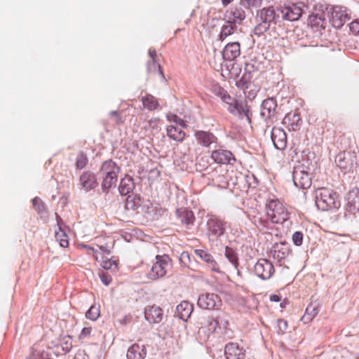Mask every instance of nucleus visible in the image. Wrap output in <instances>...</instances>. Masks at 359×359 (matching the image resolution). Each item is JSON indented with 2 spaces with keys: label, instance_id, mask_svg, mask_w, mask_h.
I'll list each match as a JSON object with an SVG mask.
<instances>
[{
  "label": "nucleus",
  "instance_id": "22",
  "mask_svg": "<svg viewBox=\"0 0 359 359\" xmlns=\"http://www.w3.org/2000/svg\"><path fill=\"white\" fill-rule=\"evenodd\" d=\"M194 253L196 256L203 260L212 271L216 272L219 271V267L217 262L213 258L212 255L208 252V250L197 249L194 250Z\"/></svg>",
  "mask_w": 359,
  "mask_h": 359
},
{
  "label": "nucleus",
  "instance_id": "35",
  "mask_svg": "<svg viewBox=\"0 0 359 359\" xmlns=\"http://www.w3.org/2000/svg\"><path fill=\"white\" fill-rule=\"evenodd\" d=\"M348 204L353 210L359 212V189H353L348 193Z\"/></svg>",
  "mask_w": 359,
  "mask_h": 359
},
{
  "label": "nucleus",
  "instance_id": "46",
  "mask_svg": "<svg viewBox=\"0 0 359 359\" xmlns=\"http://www.w3.org/2000/svg\"><path fill=\"white\" fill-rule=\"evenodd\" d=\"M102 266L103 269L106 270H110L113 269H117L118 267V259H109L107 260H104L102 263Z\"/></svg>",
  "mask_w": 359,
  "mask_h": 359
},
{
  "label": "nucleus",
  "instance_id": "30",
  "mask_svg": "<svg viewBox=\"0 0 359 359\" xmlns=\"http://www.w3.org/2000/svg\"><path fill=\"white\" fill-rule=\"evenodd\" d=\"M142 104L144 108L149 111L155 110L159 106L157 98L151 94H147L141 99Z\"/></svg>",
  "mask_w": 359,
  "mask_h": 359
},
{
  "label": "nucleus",
  "instance_id": "4",
  "mask_svg": "<svg viewBox=\"0 0 359 359\" xmlns=\"http://www.w3.org/2000/svg\"><path fill=\"white\" fill-rule=\"evenodd\" d=\"M156 259V262L153 264L148 273L149 277L153 280L163 277L166 274L167 269L169 266V259L166 255H157Z\"/></svg>",
  "mask_w": 359,
  "mask_h": 359
},
{
  "label": "nucleus",
  "instance_id": "28",
  "mask_svg": "<svg viewBox=\"0 0 359 359\" xmlns=\"http://www.w3.org/2000/svg\"><path fill=\"white\" fill-rule=\"evenodd\" d=\"M134 187L133 180L131 177L126 175L121 180L118 190L121 195L126 196L133 190Z\"/></svg>",
  "mask_w": 359,
  "mask_h": 359
},
{
  "label": "nucleus",
  "instance_id": "36",
  "mask_svg": "<svg viewBox=\"0 0 359 359\" xmlns=\"http://www.w3.org/2000/svg\"><path fill=\"white\" fill-rule=\"evenodd\" d=\"M141 205V198L138 195H129L126 201L127 210H135Z\"/></svg>",
  "mask_w": 359,
  "mask_h": 359
},
{
  "label": "nucleus",
  "instance_id": "52",
  "mask_svg": "<svg viewBox=\"0 0 359 359\" xmlns=\"http://www.w3.org/2000/svg\"><path fill=\"white\" fill-rule=\"evenodd\" d=\"M92 328L90 327H83L79 335L80 339L86 338L91 334Z\"/></svg>",
  "mask_w": 359,
  "mask_h": 359
},
{
  "label": "nucleus",
  "instance_id": "42",
  "mask_svg": "<svg viewBox=\"0 0 359 359\" xmlns=\"http://www.w3.org/2000/svg\"><path fill=\"white\" fill-rule=\"evenodd\" d=\"M100 309L95 306H91L90 308L86 313V316L87 318L91 320H95L100 316Z\"/></svg>",
  "mask_w": 359,
  "mask_h": 359
},
{
  "label": "nucleus",
  "instance_id": "50",
  "mask_svg": "<svg viewBox=\"0 0 359 359\" xmlns=\"http://www.w3.org/2000/svg\"><path fill=\"white\" fill-rule=\"evenodd\" d=\"M63 342H62V348L63 350H66L67 351H69L72 346V338L69 336L65 337L63 338Z\"/></svg>",
  "mask_w": 359,
  "mask_h": 359
},
{
  "label": "nucleus",
  "instance_id": "7",
  "mask_svg": "<svg viewBox=\"0 0 359 359\" xmlns=\"http://www.w3.org/2000/svg\"><path fill=\"white\" fill-rule=\"evenodd\" d=\"M274 271L273 265L266 259H259L254 266L255 274L263 280L269 279Z\"/></svg>",
  "mask_w": 359,
  "mask_h": 359
},
{
  "label": "nucleus",
  "instance_id": "61",
  "mask_svg": "<svg viewBox=\"0 0 359 359\" xmlns=\"http://www.w3.org/2000/svg\"><path fill=\"white\" fill-rule=\"evenodd\" d=\"M233 0H222V4L224 6H226L231 2H233Z\"/></svg>",
  "mask_w": 359,
  "mask_h": 359
},
{
  "label": "nucleus",
  "instance_id": "13",
  "mask_svg": "<svg viewBox=\"0 0 359 359\" xmlns=\"http://www.w3.org/2000/svg\"><path fill=\"white\" fill-rule=\"evenodd\" d=\"M46 349L48 348L43 342H36L31 347L27 359H50Z\"/></svg>",
  "mask_w": 359,
  "mask_h": 359
},
{
  "label": "nucleus",
  "instance_id": "56",
  "mask_svg": "<svg viewBox=\"0 0 359 359\" xmlns=\"http://www.w3.org/2000/svg\"><path fill=\"white\" fill-rule=\"evenodd\" d=\"M314 20H316L317 21V25H318L320 24V22H322V20L320 18H318V16L316 15H313V16H310L309 17V23L311 24V26H314L316 25L315 24H313L312 22L314 21Z\"/></svg>",
  "mask_w": 359,
  "mask_h": 359
},
{
  "label": "nucleus",
  "instance_id": "32",
  "mask_svg": "<svg viewBox=\"0 0 359 359\" xmlns=\"http://www.w3.org/2000/svg\"><path fill=\"white\" fill-rule=\"evenodd\" d=\"M319 312L318 306L310 304L306 307L304 315L302 318V321L306 324L312 321V320L318 315Z\"/></svg>",
  "mask_w": 359,
  "mask_h": 359
},
{
  "label": "nucleus",
  "instance_id": "40",
  "mask_svg": "<svg viewBox=\"0 0 359 359\" xmlns=\"http://www.w3.org/2000/svg\"><path fill=\"white\" fill-rule=\"evenodd\" d=\"M232 18H229L233 23L240 22L245 18V11L241 8H236L231 11Z\"/></svg>",
  "mask_w": 359,
  "mask_h": 359
},
{
  "label": "nucleus",
  "instance_id": "58",
  "mask_svg": "<svg viewBox=\"0 0 359 359\" xmlns=\"http://www.w3.org/2000/svg\"><path fill=\"white\" fill-rule=\"evenodd\" d=\"M149 55L151 58L150 60H157V54L154 49H149Z\"/></svg>",
  "mask_w": 359,
  "mask_h": 359
},
{
  "label": "nucleus",
  "instance_id": "12",
  "mask_svg": "<svg viewBox=\"0 0 359 359\" xmlns=\"http://www.w3.org/2000/svg\"><path fill=\"white\" fill-rule=\"evenodd\" d=\"M79 184L86 191L94 189L98 185L96 175L89 170L83 172L79 177Z\"/></svg>",
  "mask_w": 359,
  "mask_h": 359
},
{
  "label": "nucleus",
  "instance_id": "38",
  "mask_svg": "<svg viewBox=\"0 0 359 359\" xmlns=\"http://www.w3.org/2000/svg\"><path fill=\"white\" fill-rule=\"evenodd\" d=\"M147 72L149 73L156 72L163 79L165 78L162 67L160 65L157 60H150L147 62Z\"/></svg>",
  "mask_w": 359,
  "mask_h": 359
},
{
  "label": "nucleus",
  "instance_id": "15",
  "mask_svg": "<svg viewBox=\"0 0 359 359\" xmlns=\"http://www.w3.org/2000/svg\"><path fill=\"white\" fill-rule=\"evenodd\" d=\"M271 139L275 147L283 150L287 146V135L285 132L280 128H273L271 132Z\"/></svg>",
  "mask_w": 359,
  "mask_h": 359
},
{
  "label": "nucleus",
  "instance_id": "17",
  "mask_svg": "<svg viewBox=\"0 0 359 359\" xmlns=\"http://www.w3.org/2000/svg\"><path fill=\"white\" fill-rule=\"evenodd\" d=\"M346 20V14L340 6H334L330 12V21L336 28H340Z\"/></svg>",
  "mask_w": 359,
  "mask_h": 359
},
{
  "label": "nucleus",
  "instance_id": "29",
  "mask_svg": "<svg viewBox=\"0 0 359 359\" xmlns=\"http://www.w3.org/2000/svg\"><path fill=\"white\" fill-rule=\"evenodd\" d=\"M226 172V170L222 168L221 165L217 166L213 171L212 175V180L222 184L221 186L225 187L228 184V181L223 172Z\"/></svg>",
  "mask_w": 359,
  "mask_h": 359
},
{
  "label": "nucleus",
  "instance_id": "54",
  "mask_svg": "<svg viewBox=\"0 0 359 359\" xmlns=\"http://www.w3.org/2000/svg\"><path fill=\"white\" fill-rule=\"evenodd\" d=\"M110 115L115 117V122L117 124H121L123 123L122 117L117 111H111Z\"/></svg>",
  "mask_w": 359,
  "mask_h": 359
},
{
  "label": "nucleus",
  "instance_id": "34",
  "mask_svg": "<svg viewBox=\"0 0 359 359\" xmlns=\"http://www.w3.org/2000/svg\"><path fill=\"white\" fill-rule=\"evenodd\" d=\"M55 236L56 240L59 242L60 245L62 248H67L69 246V238L66 232L62 229L61 226L57 223V229L55 231Z\"/></svg>",
  "mask_w": 359,
  "mask_h": 359
},
{
  "label": "nucleus",
  "instance_id": "43",
  "mask_svg": "<svg viewBox=\"0 0 359 359\" xmlns=\"http://www.w3.org/2000/svg\"><path fill=\"white\" fill-rule=\"evenodd\" d=\"M166 118H167L168 121H169L170 122H172V123L180 126V127L187 128V126L185 121L183 119L179 118L175 114H168L166 115Z\"/></svg>",
  "mask_w": 359,
  "mask_h": 359
},
{
  "label": "nucleus",
  "instance_id": "39",
  "mask_svg": "<svg viewBox=\"0 0 359 359\" xmlns=\"http://www.w3.org/2000/svg\"><path fill=\"white\" fill-rule=\"evenodd\" d=\"M234 29L235 26L231 23L223 25L219 34V39L224 41L227 36L233 33Z\"/></svg>",
  "mask_w": 359,
  "mask_h": 359
},
{
  "label": "nucleus",
  "instance_id": "31",
  "mask_svg": "<svg viewBox=\"0 0 359 359\" xmlns=\"http://www.w3.org/2000/svg\"><path fill=\"white\" fill-rule=\"evenodd\" d=\"M178 217L182 224L186 225L191 224L195 220V217L192 211L186 209L177 210Z\"/></svg>",
  "mask_w": 359,
  "mask_h": 359
},
{
  "label": "nucleus",
  "instance_id": "18",
  "mask_svg": "<svg viewBox=\"0 0 359 359\" xmlns=\"http://www.w3.org/2000/svg\"><path fill=\"white\" fill-rule=\"evenodd\" d=\"M241 54V46L238 42H232L226 44L222 51V55L225 60L232 61Z\"/></svg>",
  "mask_w": 359,
  "mask_h": 359
},
{
  "label": "nucleus",
  "instance_id": "59",
  "mask_svg": "<svg viewBox=\"0 0 359 359\" xmlns=\"http://www.w3.org/2000/svg\"><path fill=\"white\" fill-rule=\"evenodd\" d=\"M280 299H281L280 296H279L278 294H272L270 297V300L272 302H278L280 301Z\"/></svg>",
  "mask_w": 359,
  "mask_h": 359
},
{
  "label": "nucleus",
  "instance_id": "37",
  "mask_svg": "<svg viewBox=\"0 0 359 359\" xmlns=\"http://www.w3.org/2000/svg\"><path fill=\"white\" fill-rule=\"evenodd\" d=\"M225 257L234 266L236 269H238V266L239 265L238 258L237 256V253L233 248H229L228 246L226 247Z\"/></svg>",
  "mask_w": 359,
  "mask_h": 359
},
{
  "label": "nucleus",
  "instance_id": "1",
  "mask_svg": "<svg viewBox=\"0 0 359 359\" xmlns=\"http://www.w3.org/2000/svg\"><path fill=\"white\" fill-rule=\"evenodd\" d=\"M268 218L272 223L283 224L290 217V213L284 203L278 198H269L266 203Z\"/></svg>",
  "mask_w": 359,
  "mask_h": 359
},
{
  "label": "nucleus",
  "instance_id": "57",
  "mask_svg": "<svg viewBox=\"0 0 359 359\" xmlns=\"http://www.w3.org/2000/svg\"><path fill=\"white\" fill-rule=\"evenodd\" d=\"M32 203H33V205L34 207H36V210L39 212L41 210V208H40V206H41V201L40 200V198H34L33 200H32Z\"/></svg>",
  "mask_w": 359,
  "mask_h": 359
},
{
  "label": "nucleus",
  "instance_id": "21",
  "mask_svg": "<svg viewBox=\"0 0 359 359\" xmlns=\"http://www.w3.org/2000/svg\"><path fill=\"white\" fill-rule=\"evenodd\" d=\"M277 102L273 97L264 100L262 104V115L266 118H270L276 114Z\"/></svg>",
  "mask_w": 359,
  "mask_h": 359
},
{
  "label": "nucleus",
  "instance_id": "11",
  "mask_svg": "<svg viewBox=\"0 0 359 359\" xmlns=\"http://www.w3.org/2000/svg\"><path fill=\"white\" fill-rule=\"evenodd\" d=\"M211 158L217 164L225 165L231 163V161H235L236 158L233 154L226 149H216L212 151Z\"/></svg>",
  "mask_w": 359,
  "mask_h": 359
},
{
  "label": "nucleus",
  "instance_id": "26",
  "mask_svg": "<svg viewBox=\"0 0 359 359\" xmlns=\"http://www.w3.org/2000/svg\"><path fill=\"white\" fill-rule=\"evenodd\" d=\"M193 311V305L187 301H182L177 306V316L184 321H187L189 318Z\"/></svg>",
  "mask_w": 359,
  "mask_h": 359
},
{
  "label": "nucleus",
  "instance_id": "49",
  "mask_svg": "<svg viewBox=\"0 0 359 359\" xmlns=\"http://www.w3.org/2000/svg\"><path fill=\"white\" fill-rule=\"evenodd\" d=\"M278 328V334H284L287 329V323L286 320L283 319H278L277 321Z\"/></svg>",
  "mask_w": 359,
  "mask_h": 359
},
{
  "label": "nucleus",
  "instance_id": "60",
  "mask_svg": "<svg viewBox=\"0 0 359 359\" xmlns=\"http://www.w3.org/2000/svg\"><path fill=\"white\" fill-rule=\"evenodd\" d=\"M100 249L104 253L109 255L111 252V248L107 246L100 245Z\"/></svg>",
  "mask_w": 359,
  "mask_h": 359
},
{
  "label": "nucleus",
  "instance_id": "51",
  "mask_svg": "<svg viewBox=\"0 0 359 359\" xmlns=\"http://www.w3.org/2000/svg\"><path fill=\"white\" fill-rule=\"evenodd\" d=\"M349 28L354 34H359V20L351 22Z\"/></svg>",
  "mask_w": 359,
  "mask_h": 359
},
{
  "label": "nucleus",
  "instance_id": "44",
  "mask_svg": "<svg viewBox=\"0 0 359 359\" xmlns=\"http://www.w3.org/2000/svg\"><path fill=\"white\" fill-rule=\"evenodd\" d=\"M263 0H241V5L246 8L252 7H259L262 4Z\"/></svg>",
  "mask_w": 359,
  "mask_h": 359
},
{
  "label": "nucleus",
  "instance_id": "45",
  "mask_svg": "<svg viewBox=\"0 0 359 359\" xmlns=\"http://www.w3.org/2000/svg\"><path fill=\"white\" fill-rule=\"evenodd\" d=\"M269 26L268 24L262 22L261 23L258 24L254 29V33L255 35L260 36L263 34L264 32H266L269 28Z\"/></svg>",
  "mask_w": 359,
  "mask_h": 359
},
{
  "label": "nucleus",
  "instance_id": "48",
  "mask_svg": "<svg viewBox=\"0 0 359 359\" xmlns=\"http://www.w3.org/2000/svg\"><path fill=\"white\" fill-rule=\"evenodd\" d=\"M292 241L297 246H300L303 243V233L300 231H296L292 235Z\"/></svg>",
  "mask_w": 359,
  "mask_h": 359
},
{
  "label": "nucleus",
  "instance_id": "2",
  "mask_svg": "<svg viewBox=\"0 0 359 359\" xmlns=\"http://www.w3.org/2000/svg\"><path fill=\"white\" fill-rule=\"evenodd\" d=\"M316 205L318 209L327 211L337 208L340 205L337 196L332 190L327 188H320L317 190L316 195Z\"/></svg>",
  "mask_w": 359,
  "mask_h": 359
},
{
  "label": "nucleus",
  "instance_id": "9",
  "mask_svg": "<svg viewBox=\"0 0 359 359\" xmlns=\"http://www.w3.org/2000/svg\"><path fill=\"white\" fill-rule=\"evenodd\" d=\"M218 95L220 96L223 102L228 104L233 105L240 114H243V115L246 117L247 121L250 123L251 118L249 114L250 111L248 108L237 103L236 100L229 95L227 91L223 88H219Z\"/></svg>",
  "mask_w": 359,
  "mask_h": 359
},
{
  "label": "nucleus",
  "instance_id": "62",
  "mask_svg": "<svg viewBox=\"0 0 359 359\" xmlns=\"http://www.w3.org/2000/svg\"><path fill=\"white\" fill-rule=\"evenodd\" d=\"M88 249H89L90 250H91V251L93 252V257H94L95 259L97 261V260L98 259V257H97V255H96V253H95V250H94V248H88Z\"/></svg>",
  "mask_w": 359,
  "mask_h": 359
},
{
  "label": "nucleus",
  "instance_id": "55",
  "mask_svg": "<svg viewBox=\"0 0 359 359\" xmlns=\"http://www.w3.org/2000/svg\"><path fill=\"white\" fill-rule=\"evenodd\" d=\"M252 222L257 226H265L266 222L262 219L261 217L257 218L256 216L254 217Z\"/></svg>",
  "mask_w": 359,
  "mask_h": 359
},
{
  "label": "nucleus",
  "instance_id": "53",
  "mask_svg": "<svg viewBox=\"0 0 359 359\" xmlns=\"http://www.w3.org/2000/svg\"><path fill=\"white\" fill-rule=\"evenodd\" d=\"M189 253L188 252H183L181 253L180 259L181 262L186 266L189 267V263L187 262Z\"/></svg>",
  "mask_w": 359,
  "mask_h": 359
},
{
  "label": "nucleus",
  "instance_id": "27",
  "mask_svg": "<svg viewBox=\"0 0 359 359\" xmlns=\"http://www.w3.org/2000/svg\"><path fill=\"white\" fill-rule=\"evenodd\" d=\"M182 128L174 125L168 126L166 129L168 136L173 140L182 142L186 136V133Z\"/></svg>",
  "mask_w": 359,
  "mask_h": 359
},
{
  "label": "nucleus",
  "instance_id": "3",
  "mask_svg": "<svg viewBox=\"0 0 359 359\" xmlns=\"http://www.w3.org/2000/svg\"><path fill=\"white\" fill-rule=\"evenodd\" d=\"M119 170L118 166L111 160L106 161L102 163L100 172L103 175L102 187L104 190L116 186Z\"/></svg>",
  "mask_w": 359,
  "mask_h": 359
},
{
  "label": "nucleus",
  "instance_id": "20",
  "mask_svg": "<svg viewBox=\"0 0 359 359\" xmlns=\"http://www.w3.org/2000/svg\"><path fill=\"white\" fill-rule=\"evenodd\" d=\"M257 16L260 18L262 22L269 25H270L271 22H275L276 19L278 18V15L276 14L273 6H268L262 8L259 11Z\"/></svg>",
  "mask_w": 359,
  "mask_h": 359
},
{
  "label": "nucleus",
  "instance_id": "16",
  "mask_svg": "<svg viewBox=\"0 0 359 359\" xmlns=\"http://www.w3.org/2000/svg\"><path fill=\"white\" fill-rule=\"evenodd\" d=\"M144 316L150 323H158L163 318V311L160 306H149L145 309Z\"/></svg>",
  "mask_w": 359,
  "mask_h": 359
},
{
  "label": "nucleus",
  "instance_id": "33",
  "mask_svg": "<svg viewBox=\"0 0 359 359\" xmlns=\"http://www.w3.org/2000/svg\"><path fill=\"white\" fill-rule=\"evenodd\" d=\"M289 254V248L285 245L280 243L276 245L272 251L273 258L280 261L285 259Z\"/></svg>",
  "mask_w": 359,
  "mask_h": 359
},
{
  "label": "nucleus",
  "instance_id": "25",
  "mask_svg": "<svg viewBox=\"0 0 359 359\" xmlns=\"http://www.w3.org/2000/svg\"><path fill=\"white\" fill-rule=\"evenodd\" d=\"M147 355V350L144 345L133 344L128 350V359H144Z\"/></svg>",
  "mask_w": 359,
  "mask_h": 359
},
{
  "label": "nucleus",
  "instance_id": "10",
  "mask_svg": "<svg viewBox=\"0 0 359 359\" xmlns=\"http://www.w3.org/2000/svg\"><path fill=\"white\" fill-rule=\"evenodd\" d=\"M207 225L208 231L217 238L222 236L226 230V222L215 216L208 219Z\"/></svg>",
  "mask_w": 359,
  "mask_h": 359
},
{
  "label": "nucleus",
  "instance_id": "19",
  "mask_svg": "<svg viewBox=\"0 0 359 359\" xmlns=\"http://www.w3.org/2000/svg\"><path fill=\"white\" fill-rule=\"evenodd\" d=\"M283 123L289 130L295 131L299 128L302 124V119L299 114L297 112H290L284 117Z\"/></svg>",
  "mask_w": 359,
  "mask_h": 359
},
{
  "label": "nucleus",
  "instance_id": "6",
  "mask_svg": "<svg viewBox=\"0 0 359 359\" xmlns=\"http://www.w3.org/2000/svg\"><path fill=\"white\" fill-rule=\"evenodd\" d=\"M221 304L220 297L215 293L202 294L198 299V305L204 309H217Z\"/></svg>",
  "mask_w": 359,
  "mask_h": 359
},
{
  "label": "nucleus",
  "instance_id": "14",
  "mask_svg": "<svg viewBox=\"0 0 359 359\" xmlns=\"http://www.w3.org/2000/svg\"><path fill=\"white\" fill-rule=\"evenodd\" d=\"M224 353L227 359H245V351L237 343L227 344Z\"/></svg>",
  "mask_w": 359,
  "mask_h": 359
},
{
  "label": "nucleus",
  "instance_id": "23",
  "mask_svg": "<svg viewBox=\"0 0 359 359\" xmlns=\"http://www.w3.org/2000/svg\"><path fill=\"white\" fill-rule=\"evenodd\" d=\"M198 143L203 147H208L214 142H216L217 138L211 133L205 131H196L194 135Z\"/></svg>",
  "mask_w": 359,
  "mask_h": 359
},
{
  "label": "nucleus",
  "instance_id": "5",
  "mask_svg": "<svg viewBox=\"0 0 359 359\" xmlns=\"http://www.w3.org/2000/svg\"><path fill=\"white\" fill-rule=\"evenodd\" d=\"M278 11L282 14V18L285 20L296 21L298 20L302 15V7L293 3H287L281 5Z\"/></svg>",
  "mask_w": 359,
  "mask_h": 359
},
{
  "label": "nucleus",
  "instance_id": "47",
  "mask_svg": "<svg viewBox=\"0 0 359 359\" xmlns=\"http://www.w3.org/2000/svg\"><path fill=\"white\" fill-rule=\"evenodd\" d=\"M99 276L102 283L104 284L105 285H109L112 281L111 276L109 273L103 271L99 272Z\"/></svg>",
  "mask_w": 359,
  "mask_h": 359
},
{
  "label": "nucleus",
  "instance_id": "24",
  "mask_svg": "<svg viewBox=\"0 0 359 359\" xmlns=\"http://www.w3.org/2000/svg\"><path fill=\"white\" fill-rule=\"evenodd\" d=\"M351 155L345 152H341L337 154L335 158V162L337 166L344 170H350L354 168V163L351 159Z\"/></svg>",
  "mask_w": 359,
  "mask_h": 359
},
{
  "label": "nucleus",
  "instance_id": "8",
  "mask_svg": "<svg viewBox=\"0 0 359 359\" xmlns=\"http://www.w3.org/2000/svg\"><path fill=\"white\" fill-rule=\"evenodd\" d=\"M293 181L295 186L301 189H309L311 186V175L302 166L294 169Z\"/></svg>",
  "mask_w": 359,
  "mask_h": 359
},
{
  "label": "nucleus",
  "instance_id": "63",
  "mask_svg": "<svg viewBox=\"0 0 359 359\" xmlns=\"http://www.w3.org/2000/svg\"><path fill=\"white\" fill-rule=\"evenodd\" d=\"M188 263H189V267H190V265H191V257H190V255H189L188 257V260H187Z\"/></svg>",
  "mask_w": 359,
  "mask_h": 359
},
{
  "label": "nucleus",
  "instance_id": "41",
  "mask_svg": "<svg viewBox=\"0 0 359 359\" xmlns=\"http://www.w3.org/2000/svg\"><path fill=\"white\" fill-rule=\"evenodd\" d=\"M88 162V159L87 156L83 153H80L77 155L76 158V168L77 169L81 170L86 166Z\"/></svg>",
  "mask_w": 359,
  "mask_h": 359
}]
</instances>
